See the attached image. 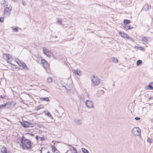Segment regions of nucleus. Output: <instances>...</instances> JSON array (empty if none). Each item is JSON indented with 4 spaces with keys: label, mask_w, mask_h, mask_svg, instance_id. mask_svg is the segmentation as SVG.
Returning a JSON list of instances; mask_svg holds the SVG:
<instances>
[{
    "label": "nucleus",
    "mask_w": 153,
    "mask_h": 153,
    "mask_svg": "<svg viewBox=\"0 0 153 153\" xmlns=\"http://www.w3.org/2000/svg\"><path fill=\"white\" fill-rule=\"evenodd\" d=\"M24 149L26 148L27 149H30L31 147V142L28 139L25 138L24 141Z\"/></svg>",
    "instance_id": "f257e3e1"
},
{
    "label": "nucleus",
    "mask_w": 153,
    "mask_h": 153,
    "mask_svg": "<svg viewBox=\"0 0 153 153\" xmlns=\"http://www.w3.org/2000/svg\"><path fill=\"white\" fill-rule=\"evenodd\" d=\"M131 133L135 136H139L140 135L141 131L138 127H135L132 129Z\"/></svg>",
    "instance_id": "f03ea898"
},
{
    "label": "nucleus",
    "mask_w": 153,
    "mask_h": 153,
    "mask_svg": "<svg viewBox=\"0 0 153 153\" xmlns=\"http://www.w3.org/2000/svg\"><path fill=\"white\" fill-rule=\"evenodd\" d=\"M85 104L86 106L90 108H94V106L93 102L91 101L88 100H86L85 102Z\"/></svg>",
    "instance_id": "7ed1b4c3"
},
{
    "label": "nucleus",
    "mask_w": 153,
    "mask_h": 153,
    "mask_svg": "<svg viewBox=\"0 0 153 153\" xmlns=\"http://www.w3.org/2000/svg\"><path fill=\"white\" fill-rule=\"evenodd\" d=\"M93 78L91 79L93 83L95 85H98L100 83V79L99 78L95 77L94 76H93Z\"/></svg>",
    "instance_id": "20e7f679"
},
{
    "label": "nucleus",
    "mask_w": 153,
    "mask_h": 153,
    "mask_svg": "<svg viewBox=\"0 0 153 153\" xmlns=\"http://www.w3.org/2000/svg\"><path fill=\"white\" fill-rule=\"evenodd\" d=\"M21 125L24 127H31L32 126H30L31 123L26 121H24L21 122Z\"/></svg>",
    "instance_id": "39448f33"
},
{
    "label": "nucleus",
    "mask_w": 153,
    "mask_h": 153,
    "mask_svg": "<svg viewBox=\"0 0 153 153\" xmlns=\"http://www.w3.org/2000/svg\"><path fill=\"white\" fill-rule=\"evenodd\" d=\"M19 62L18 63V64L19 65H20L21 67H22L24 69L27 70L28 68L25 65V63L23 62H22L21 61H20L19 60Z\"/></svg>",
    "instance_id": "423d86ee"
},
{
    "label": "nucleus",
    "mask_w": 153,
    "mask_h": 153,
    "mask_svg": "<svg viewBox=\"0 0 153 153\" xmlns=\"http://www.w3.org/2000/svg\"><path fill=\"white\" fill-rule=\"evenodd\" d=\"M7 7H6L8 9H9V10H4V14L5 15H6L7 16H9L10 13V11L12 9V7H11L10 9H9V8L8 7H7Z\"/></svg>",
    "instance_id": "0eeeda50"
},
{
    "label": "nucleus",
    "mask_w": 153,
    "mask_h": 153,
    "mask_svg": "<svg viewBox=\"0 0 153 153\" xmlns=\"http://www.w3.org/2000/svg\"><path fill=\"white\" fill-rule=\"evenodd\" d=\"M119 33L122 37L125 38L127 39L128 36L127 34L122 31H120Z\"/></svg>",
    "instance_id": "6e6552de"
},
{
    "label": "nucleus",
    "mask_w": 153,
    "mask_h": 153,
    "mask_svg": "<svg viewBox=\"0 0 153 153\" xmlns=\"http://www.w3.org/2000/svg\"><path fill=\"white\" fill-rule=\"evenodd\" d=\"M24 137L23 136L21 138V144H20V145L21 147H22L23 149H24Z\"/></svg>",
    "instance_id": "1a4fd4ad"
},
{
    "label": "nucleus",
    "mask_w": 153,
    "mask_h": 153,
    "mask_svg": "<svg viewBox=\"0 0 153 153\" xmlns=\"http://www.w3.org/2000/svg\"><path fill=\"white\" fill-rule=\"evenodd\" d=\"M110 61L112 62H117L118 61V60L117 58L112 57L110 59Z\"/></svg>",
    "instance_id": "9d476101"
},
{
    "label": "nucleus",
    "mask_w": 153,
    "mask_h": 153,
    "mask_svg": "<svg viewBox=\"0 0 153 153\" xmlns=\"http://www.w3.org/2000/svg\"><path fill=\"white\" fill-rule=\"evenodd\" d=\"M1 149V153H7V148L3 146Z\"/></svg>",
    "instance_id": "9b49d317"
},
{
    "label": "nucleus",
    "mask_w": 153,
    "mask_h": 153,
    "mask_svg": "<svg viewBox=\"0 0 153 153\" xmlns=\"http://www.w3.org/2000/svg\"><path fill=\"white\" fill-rule=\"evenodd\" d=\"M149 9V5L148 4H146L145 5H144L142 8V9L145 11H146Z\"/></svg>",
    "instance_id": "f8f14e48"
},
{
    "label": "nucleus",
    "mask_w": 153,
    "mask_h": 153,
    "mask_svg": "<svg viewBox=\"0 0 153 153\" xmlns=\"http://www.w3.org/2000/svg\"><path fill=\"white\" fill-rule=\"evenodd\" d=\"M11 103H12V102L10 101L7 102L5 104L6 105V108H10V105H11Z\"/></svg>",
    "instance_id": "ddd939ff"
},
{
    "label": "nucleus",
    "mask_w": 153,
    "mask_h": 153,
    "mask_svg": "<svg viewBox=\"0 0 153 153\" xmlns=\"http://www.w3.org/2000/svg\"><path fill=\"white\" fill-rule=\"evenodd\" d=\"M41 100L42 101H49L50 100L49 99L48 97H43L41 98Z\"/></svg>",
    "instance_id": "4468645a"
},
{
    "label": "nucleus",
    "mask_w": 153,
    "mask_h": 153,
    "mask_svg": "<svg viewBox=\"0 0 153 153\" xmlns=\"http://www.w3.org/2000/svg\"><path fill=\"white\" fill-rule=\"evenodd\" d=\"M45 54L47 56L50 57L52 56L53 54L50 51H49L48 52L45 53Z\"/></svg>",
    "instance_id": "2eb2a0df"
},
{
    "label": "nucleus",
    "mask_w": 153,
    "mask_h": 153,
    "mask_svg": "<svg viewBox=\"0 0 153 153\" xmlns=\"http://www.w3.org/2000/svg\"><path fill=\"white\" fill-rule=\"evenodd\" d=\"M75 123L77 125H81L82 124L81 120H74Z\"/></svg>",
    "instance_id": "dca6fc26"
},
{
    "label": "nucleus",
    "mask_w": 153,
    "mask_h": 153,
    "mask_svg": "<svg viewBox=\"0 0 153 153\" xmlns=\"http://www.w3.org/2000/svg\"><path fill=\"white\" fill-rule=\"evenodd\" d=\"M130 22V21L129 20L125 19L124 20L123 23L125 25H127L129 24Z\"/></svg>",
    "instance_id": "f3484780"
},
{
    "label": "nucleus",
    "mask_w": 153,
    "mask_h": 153,
    "mask_svg": "<svg viewBox=\"0 0 153 153\" xmlns=\"http://www.w3.org/2000/svg\"><path fill=\"white\" fill-rule=\"evenodd\" d=\"M141 40L143 42L144 44H146L147 41V39L144 37L142 38Z\"/></svg>",
    "instance_id": "a211bd4d"
},
{
    "label": "nucleus",
    "mask_w": 153,
    "mask_h": 153,
    "mask_svg": "<svg viewBox=\"0 0 153 153\" xmlns=\"http://www.w3.org/2000/svg\"><path fill=\"white\" fill-rule=\"evenodd\" d=\"M64 143L65 144V145L68 146H70L71 147L73 148V150L74 151H75V152H77V151H76V149L73 146H72L70 144H67V143Z\"/></svg>",
    "instance_id": "6ab92c4d"
},
{
    "label": "nucleus",
    "mask_w": 153,
    "mask_h": 153,
    "mask_svg": "<svg viewBox=\"0 0 153 153\" xmlns=\"http://www.w3.org/2000/svg\"><path fill=\"white\" fill-rule=\"evenodd\" d=\"M43 67L45 69H46L49 67V65L48 64V62H46L45 64L43 65Z\"/></svg>",
    "instance_id": "aec40b11"
},
{
    "label": "nucleus",
    "mask_w": 153,
    "mask_h": 153,
    "mask_svg": "<svg viewBox=\"0 0 153 153\" xmlns=\"http://www.w3.org/2000/svg\"><path fill=\"white\" fill-rule=\"evenodd\" d=\"M49 51L47 48H43V51L44 54H45L46 53L48 52Z\"/></svg>",
    "instance_id": "412c9836"
},
{
    "label": "nucleus",
    "mask_w": 153,
    "mask_h": 153,
    "mask_svg": "<svg viewBox=\"0 0 153 153\" xmlns=\"http://www.w3.org/2000/svg\"><path fill=\"white\" fill-rule=\"evenodd\" d=\"M4 56H5V55L6 56V57L7 58V62L10 63V61L9 60V59H10V57H8L9 55L7 54H6V53H4Z\"/></svg>",
    "instance_id": "4be33fe9"
},
{
    "label": "nucleus",
    "mask_w": 153,
    "mask_h": 153,
    "mask_svg": "<svg viewBox=\"0 0 153 153\" xmlns=\"http://www.w3.org/2000/svg\"><path fill=\"white\" fill-rule=\"evenodd\" d=\"M142 62V61L141 60H138L136 62V64L137 66H139L141 64Z\"/></svg>",
    "instance_id": "5701e85b"
},
{
    "label": "nucleus",
    "mask_w": 153,
    "mask_h": 153,
    "mask_svg": "<svg viewBox=\"0 0 153 153\" xmlns=\"http://www.w3.org/2000/svg\"><path fill=\"white\" fill-rule=\"evenodd\" d=\"M82 151L84 153H89L88 151L84 148H82Z\"/></svg>",
    "instance_id": "b1692460"
},
{
    "label": "nucleus",
    "mask_w": 153,
    "mask_h": 153,
    "mask_svg": "<svg viewBox=\"0 0 153 153\" xmlns=\"http://www.w3.org/2000/svg\"><path fill=\"white\" fill-rule=\"evenodd\" d=\"M150 83H152V82H151L149 85L148 86V87H149L147 89L150 90H153V87L151 85H150Z\"/></svg>",
    "instance_id": "393cba45"
},
{
    "label": "nucleus",
    "mask_w": 153,
    "mask_h": 153,
    "mask_svg": "<svg viewBox=\"0 0 153 153\" xmlns=\"http://www.w3.org/2000/svg\"><path fill=\"white\" fill-rule=\"evenodd\" d=\"M76 74L80 76L81 74L80 70H78V69H77L76 70Z\"/></svg>",
    "instance_id": "a878e982"
},
{
    "label": "nucleus",
    "mask_w": 153,
    "mask_h": 153,
    "mask_svg": "<svg viewBox=\"0 0 153 153\" xmlns=\"http://www.w3.org/2000/svg\"><path fill=\"white\" fill-rule=\"evenodd\" d=\"M47 82L48 83L51 82L52 81V79L51 77H48L47 79Z\"/></svg>",
    "instance_id": "bb28decb"
},
{
    "label": "nucleus",
    "mask_w": 153,
    "mask_h": 153,
    "mask_svg": "<svg viewBox=\"0 0 153 153\" xmlns=\"http://www.w3.org/2000/svg\"><path fill=\"white\" fill-rule=\"evenodd\" d=\"M47 61L44 59H42L41 60V63L43 65Z\"/></svg>",
    "instance_id": "cd10ccee"
},
{
    "label": "nucleus",
    "mask_w": 153,
    "mask_h": 153,
    "mask_svg": "<svg viewBox=\"0 0 153 153\" xmlns=\"http://www.w3.org/2000/svg\"><path fill=\"white\" fill-rule=\"evenodd\" d=\"M47 61L44 59H42L41 60V63L43 65Z\"/></svg>",
    "instance_id": "c85d7f7f"
},
{
    "label": "nucleus",
    "mask_w": 153,
    "mask_h": 153,
    "mask_svg": "<svg viewBox=\"0 0 153 153\" xmlns=\"http://www.w3.org/2000/svg\"><path fill=\"white\" fill-rule=\"evenodd\" d=\"M6 108V107L5 104L0 105V109L4 108Z\"/></svg>",
    "instance_id": "c756f323"
},
{
    "label": "nucleus",
    "mask_w": 153,
    "mask_h": 153,
    "mask_svg": "<svg viewBox=\"0 0 153 153\" xmlns=\"http://www.w3.org/2000/svg\"><path fill=\"white\" fill-rule=\"evenodd\" d=\"M127 39H128L130 40H131L132 42H134V40H133V39L131 37H130L128 36L127 37Z\"/></svg>",
    "instance_id": "7c9ffc66"
},
{
    "label": "nucleus",
    "mask_w": 153,
    "mask_h": 153,
    "mask_svg": "<svg viewBox=\"0 0 153 153\" xmlns=\"http://www.w3.org/2000/svg\"><path fill=\"white\" fill-rule=\"evenodd\" d=\"M12 30L16 32H18V29L17 27L13 28Z\"/></svg>",
    "instance_id": "2f4dec72"
},
{
    "label": "nucleus",
    "mask_w": 153,
    "mask_h": 153,
    "mask_svg": "<svg viewBox=\"0 0 153 153\" xmlns=\"http://www.w3.org/2000/svg\"><path fill=\"white\" fill-rule=\"evenodd\" d=\"M125 28L127 29V30H129V29H130L131 28H133L132 27H131L130 26H125Z\"/></svg>",
    "instance_id": "473e14b6"
},
{
    "label": "nucleus",
    "mask_w": 153,
    "mask_h": 153,
    "mask_svg": "<svg viewBox=\"0 0 153 153\" xmlns=\"http://www.w3.org/2000/svg\"><path fill=\"white\" fill-rule=\"evenodd\" d=\"M47 114L48 116L50 117V118H53L52 116H51V114H50V112H48V113H47Z\"/></svg>",
    "instance_id": "72a5a7b5"
},
{
    "label": "nucleus",
    "mask_w": 153,
    "mask_h": 153,
    "mask_svg": "<svg viewBox=\"0 0 153 153\" xmlns=\"http://www.w3.org/2000/svg\"><path fill=\"white\" fill-rule=\"evenodd\" d=\"M147 142L149 143H151L152 142V140L151 138H148L147 139Z\"/></svg>",
    "instance_id": "f704fd0d"
},
{
    "label": "nucleus",
    "mask_w": 153,
    "mask_h": 153,
    "mask_svg": "<svg viewBox=\"0 0 153 153\" xmlns=\"http://www.w3.org/2000/svg\"><path fill=\"white\" fill-rule=\"evenodd\" d=\"M52 151L53 152H54L56 150V149L55 148L54 146H53V147L52 149Z\"/></svg>",
    "instance_id": "c9c22d12"
},
{
    "label": "nucleus",
    "mask_w": 153,
    "mask_h": 153,
    "mask_svg": "<svg viewBox=\"0 0 153 153\" xmlns=\"http://www.w3.org/2000/svg\"><path fill=\"white\" fill-rule=\"evenodd\" d=\"M99 92L101 94H103L104 92L103 90H101L99 91Z\"/></svg>",
    "instance_id": "e433bc0d"
},
{
    "label": "nucleus",
    "mask_w": 153,
    "mask_h": 153,
    "mask_svg": "<svg viewBox=\"0 0 153 153\" xmlns=\"http://www.w3.org/2000/svg\"><path fill=\"white\" fill-rule=\"evenodd\" d=\"M4 18L2 17H0V22H3L4 21Z\"/></svg>",
    "instance_id": "4c0bfd02"
},
{
    "label": "nucleus",
    "mask_w": 153,
    "mask_h": 153,
    "mask_svg": "<svg viewBox=\"0 0 153 153\" xmlns=\"http://www.w3.org/2000/svg\"><path fill=\"white\" fill-rule=\"evenodd\" d=\"M40 140L41 141H44L45 140V138L44 137H42L40 138Z\"/></svg>",
    "instance_id": "58836bf2"
},
{
    "label": "nucleus",
    "mask_w": 153,
    "mask_h": 153,
    "mask_svg": "<svg viewBox=\"0 0 153 153\" xmlns=\"http://www.w3.org/2000/svg\"><path fill=\"white\" fill-rule=\"evenodd\" d=\"M22 4L23 5H26V3L25 1H22Z\"/></svg>",
    "instance_id": "ea45409f"
},
{
    "label": "nucleus",
    "mask_w": 153,
    "mask_h": 153,
    "mask_svg": "<svg viewBox=\"0 0 153 153\" xmlns=\"http://www.w3.org/2000/svg\"><path fill=\"white\" fill-rule=\"evenodd\" d=\"M134 119L136 120H139L140 119V118L139 117H135Z\"/></svg>",
    "instance_id": "a19ab883"
},
{
    "label": "nucleus",
    "mask_w": 153,
    "mask_h": 153,
    "mask_svg": "<svg viewBox=\"0 0 153 153\" xmlns=\"http://www.w3.org/2000/svg\"><path fill=\"white\" fill-rule=\"evenodd\" d=\"M39 136H36V140H38L39 139Z\"/></svg>",
    "instance_id": "79ce46f5"
},
{
    "label": "nucleus",
    "mask_w": 153,
    "mask_h": 153,
    "mask_svg": "<svg viewBox=\"0 0 153 153\" xmlns=\"http://www.w3.org/2000/svg\"><path fill=\"white\" fill-rule=\"evenodd\" d=\"M58 22L60 23L61 24H62V21L61 20H59L58 21Z\"/></svg>",
    "instance_id": "37998d69"
},
{
    "label": "nucleus",
    "mask_w": 153,
    "mask_h": 153,
    "mask_svg": "<svg viewBox=\"0 0 153 153\" xmlns=\"http://www.w3.org/2000/svg\"><path fill=\"white\" fill-rule=\"evenodd\" d=\"M27 134H30L32 136H34V134L32 133H27Z\"/></svg>",
    "instance_id": "c03bdc74"
},
{
    "label": "nucleus",
    "mask_w": 153,
    "mask_h": 153,
    "mask_svg": "<svg viewBox=\"0 0 153 153\" xmlns=\"http://www.w3.org/2000/svg\"><path fill=\"white\" fill-rule=\"evenodd\" d=\"M140 48L141 50H143L144 49V48L142 47H140Z\"/></svg>",
    "instance_id": "a18cd8bd"
},
{
    "label": "nucleus",
    "mask_w": 153,
    "mask_h": 153,
    "mask_svg": "<svg viewBox=\"0 0 153 153\" xmlns=\"http://www.w3.org/2000/svg\"><path fill=\"white\" fill-rule=\"evenodd\" d=\"M40 109V108H39V107H38L36 109V110H39Z\"/></svg>",
    "instance_id": "49530a36"
},
{
    "label": "nucleus",
    "mask_w": 153,
    "mask_h": 153,
    "mask_svg": "<svg viewBox=\"0 0 153 153\" xmlns=\"http://www.w3.org/2000/svg\"><path fill=\"white\" fill-rule=\"evenodd\" d=\"M5 2H6L5 0H4V2H3V4H5Z\"/></svg>",
    "instance_id": "de8ad7c7"
},
{
    "label": "nucleus",
    "mask_w": 153,
    "mask_h": 153,
    "mask_svg": "<svg viewBox=\"0 0 153 153\" xmlns=\"http://www.w3.org/2000/svg\"><path fill=\"white\" fill-rule=\"evenodd\" d=\"M152 99V97H150L149 98V100H150Z\"/></svg>",
    "instance_id": "09e8293b"
},
{
    "label": "nucleus",
    "mask_w": 153,
    "mask_h": 153,
    "mask_svg": "<svg viewBox=\"0 0 153 153\" xmlns=\"http://www.w3.org/2000/svg\"><path fill=\"white\" fill-rule=\"evenodd\" d=\"M32 125L33 124L31 123V124L30 125V126H32L31 127H32L33 126Z\"/></svg>",
    "instance_id": "8fccbe9b"
},
{
    "label": "nucleus",
    "mask_w": 153,
    "mask_h": 153,
    "mask_svg": "<svg viewBox=\"0 0 153 153\" xmlns=\"http://www.w3.org/2000/svg\"><path fill=\"white\" fill-rule=\"evenodd\" d=\"M13 1H15L16 0H12Z\"/></svg>",
    "instance_id": "3c124183"
},
{
    "label": "nucleus",
    "mask_w": 153,
    "mask_h": 153,
    "mask_svg": "<svg viewBox=\"0 0 153 153\" xmlns=\"http://www.w3.org/2000/svg\"><path fill=\"white\" fill-rule=\"evenodd\" d=\"M74 153H77V152H74Z\"/></svg>",
    "instance_id": "603ef678"
},
{
    "label": "nucleus",
    "mask_w": 153,
    "mask_h": 153,
    "mask_svg": "<svg viewBox=\"0 0 153 153\" xmlns=\"http://www.w3.org/2000/svg\"><path fill=\"white\" fill-rule=\"evenodd\" d=\"M53 146L52 145L51 146V147H52L53 148Z\"/></svg>",
    "instance_id": "864d4df0"
},
{
    "label": "nucleus",
    "mask_w": 153,
    "mask_h": 153,
    "mask_svg": "<svg viewBox=\"0 0 153 153\" xmlns=\"http://www.w3.org/2000/svg\"><path fill=\"white\" fill-rule=\"evenodd\" d=\"M47 153H50V152L48 151V152H47Z\"/></svg>",
    "instance_id": "5fc2aeb1"
},
{
    "label": "nucleus",
    "mask_w": 153,
    "mask_h": 153,
    "mask_svg": "<svg viewBox=\"0 0 153 153\" xmlns=\"http://www.w3.org/2000/svg\"><path fill=\"white\" fill-rule=\"evenodd\" d=\"M69 149L70 150H71V149H70V148H69Z\"/></svg>",
    "instance_id": "6e6d98bb"
},
{
    "label": "nucleus",
    "mask_w": 153,
    "mask_h": 153,
    "mask_svg": "<svg viewBox=\"0 0 153 153\" xmlns=\"http://www.w3.org/2000/svg\"><path fill=\"white\" fill-rule=\"evenodd\" d=\"M57 37V36H55V38H56V37Z\"/></svg>",
    "instance_id": "4d7b16f0"
},
{
    "label": "nucleus",
    "mask_w": 153,
    "mask_h": 153,
    "mask_svg": "<svg viewBox=\"0 0 153 153\" xmlns=\"http://www.w3.org/2000/svg\"><path fill=\"white\" fill-rule=\"evenodd\" d=\"M68 152V151H67V152H66L65 153H67V152Z\"/></svg>",
    "instance_id": "13d9d810"
},
{
    "label": "nucleus",
    "mask_w": 153,
    "mask_h": 153,
    "mask_svg": "<svg viewBox=\"0 0 153 153\" xmlns=\"http://www.w3.org/2000/svg\"><path fill=\"white\" fill-rule=\"evenodd\" d=\"M56 153H58V152H56Z\"/></svg>",
    "instance_id": "bf43d9fd"
}]
</instances>
